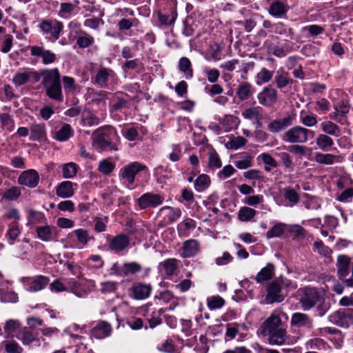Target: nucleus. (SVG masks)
Segmentation results:
<instances>
[{
  "mask_svg": "<svg viewBox=\"0 0 353 353\" xmlns=\"http://www.w3.org/2000/svg\"><path fill=\"white\" fill-rule=\"evenodd\" d=\"M261 334L267 338L270 345H283L289 339L287 325L283 323L279 314L273 312L261 324Z\"/></svg>",
  "mask_w": 353,
  "mask_h": 353,
  "instance_id": "obj_1",
  "label": "nucleus"
},
{
  "mask_svg": "<svg viewBox=\"0 0 353 353\" xmlns=\"http://www.w3.org/2000/svg\"><path fill=\"white\" fill-rule=\"evenodd\" d=\"M40 81L46 94L49 99L57 102L63 101L61 73L58 68L40 70Z\"/></svg>",
  "mask_w": 353,
  "mask_h": 353,
  "instance_id": "obj_2",
  "label": "nucleus"
},
{
  "mask_svg": "<svg viewBox=\"0 0 353 353\" xmlns=\"http://www.w3.org/2000/svg\"><path fill=\"white\" fill-rule=\"evenodd\" d=\"M120 138L112 126L99 128L93 135V145L99 152L119 150Z\"/></svg>",
  "mask_w": 353,
  "mask_h": 353,
  "instance_id": "obj_3",
  "label": "nucleus"
},
{
  "mask_svg": "<svg viewBox=\"0 0 353 353\" xmlns=\"http://www.w3.org/2000/svg\"><path fill=\"white\" fill-rule=\"evenodd\" d=\"M3 218L6 221H10L5 237L9 245H14L22 232V227L20 225V212L15 208H9L6 212Z\"/></svg>",
  "mask_w": 353,
  "mask_h": 353,
  "instance_id": "obj_4",
  "label": "nucleus"
},
{
  "mask_svg": "<svg viewBox=\"0 0 353 353\" xmlns=\"http://www.w3.org/2000/svg\"><path fill=\"white\" fill-rule=\"evenodd\" d=\"M141 173L148 174V168L139 161H134L120 169L119 178L123 184L129 187L134 183Z\"/></svg>",
  "mask_w": 353,
  "mask_h": 353,
  "instance_id": "obj_5",
  "label": "nucleus"
},
{
  "mask_svg": "<svg viewBox=\"0 0 353 353\" xmlns=\"http://www.w3.org/2000/svg\"><path fill=\"white\" fill-rule=\"evenodd\" d=\"M38 28L41 34L50 42H55L63 34L64 25L63 22L57 19H42Z\"/></svg>",
  "mask_w": 353,
  "mask_h": 353,
  "instance_id": "obj_6",
  "label": "nucleus"
},
{
  "mask_svg": "<svg viewBox=\"0 0 353 353\" xmlns=\"http://www.w3.org/2000/svg\"><path fill=\"white\" fill-rule=\"evenodd\" d=\"M115 14L117 17H121L117 23V28L121 32L130 30L141 24L139 19L135 17L134 11L130 8H119Z\"/></svg>",
  "mask_w": 353,
  "mask_h": 353,
  "instance_id": "obj_7",
  "label": "nucleus"
},
{
  "mask_svg": "<svg viewBox=\"0 0 353 353\" xmlns=\"http://www.w3.org/2000/svg\"><path fill=\"white\" fill-rule=\"evenodd\" d=\"M299 302L304 311L313 308L319 301L320 292L315 288L307 286L299 290Z\"/></svg>",
  "mask_w": 353,
  "mask_h": 353,
  "instance_id": "obj_8",
  "label": "nucleus"
},
{
  "mask_svg": "<svg viewBox=\"0 0 353 353\" xmlns=\"http://www.w3.org/2000/svg\"><path fill=\"white\" fill-rule=\"evenodd\" d=\"M68 292H72L79 298H85L97 288L96 282L92 279H84L77 281L72 279L68 282Z\"/></svg>",
  "mask_w": 353,
  "mask_h": 353,
  "instance_id": "obj_9",
  "label": "nucleus"
},
{
  "mask_svg": "<svg viewBox=\"0 0 353 353\" xmlns=\"http://www.w3.org/2000/svg\"><path fill=\"white\" fill-rule=\"evenodd\" d=\"M40 70L24 67L20 68L13 76L12 83L19 87L25 84H35L39 82Z\"/></svg>",
  "mask_w": 353,
  "mask_h": 353,
  "instance_id": "obj_10",
  "label": "nucleus"
},
{
  "mask_svg": "<svg viewBox=\"0 0 353 353\" xmlns=\"http://www.w3.org/2000/svg\"><path fill=\"white\" fill-rule=\"evenodd\" d=\"M314 132L300 125L294 126L288 130L283 140L290 143H305L308 141L309 137H313Z\"/></svg>",
  "mask_w": 353,
  "mask_h": 353,
  "instance_id": "obj_11",
  "label": "nucleus"
},
{
  "mask_svg": "<svg viewBox=\"0 0 353 353\" xmlns=\"http://www.w3.org/2000/svg\"><path fill=\"white\" fill-rule=\"evenodd\" d=\"M164 200L162 194L150 192L142 194L137 199V204L141 210L155 208L161 205Z\"/></svg>",
  "mask_w": 353,
  "mask_h": 353,
  "instance_id": "obj_12",
  "label": "nucleus"
},
{
  "mask_svg": "<svg viewBox=\"0 0 353 353\" xmlns=\"http://www.w3.org/2000/svg\"><path fill=\"white\" fill-rule=\"evenodd\" d=\"M117 77L113 70L109 68L101 67L96 70L94 76L91 77V83L100 88H106L110 79Z\"/></svg>",
  "mask_w": 353,
  "mask_h": 353,
  "instance_id": "obj_13",
  "label": "nucleus"
},
{
  "mask_svg": "<svg viewBox=\"0 0 353 353\" xmlns=\"http://www.w3.org/2000/svg\"><path fill=\"white\" fill-rule=\"evenodd\" d=\"M329 320L339 327H349L353 324V310L336 311L330 315Z\"/></svg>",
  "mask_w": 353,
  "mask_h": 353,
  "instance_id": "obj_14",
  "label": "nucleus"
},
{
  "mask_svg": "<svg viewBox=\"0 0 353 353\" xmlns=\"http://www.w3.org/2000/svg\"><path fill=\"white\" fill-rule=\"evenodd\" d=\"M257 99L261 105L266 107H272L278 100V93L274 88L268 85L264 87L258 94Z\"/></svg>",
  "mask_w": 353,
  "mask_h": 353,
  "instance_id": "obj_15",
  "label": "nucleus"
},
{
  "mask_svg": "<svg viewBox=\"0 0 353 353\" xmlns=\"http://www.w3.org/2000/svg\"><path fill=\"white\" fill-rule=\"evenodd\" d=\"M292 327L301 330H311L313 328V319L310 316L303 312H294L290 319Z\"/></svg>",
  "mask_w": 353,
  "mask_h": 353,
  "instance_id": "obj_16",
  "label": "nucleus"
},
{
  "mask_svg": "<svg viewBox=\"0 0 353 353\" xmlns=\"http://www.w3.org/2000/svg\"><path fill=\"white\" fill-rule=\"evenodd\" d=\"M285 299L280 283L276 281L270 283L267 287L265 301L268 304L281 303Z\"/></svg>",
  "mask_w": 353,
  "mask_h": 353,
  "instance_id": "obj_17",
  "label": "nucleus"
},
{
  "mask_svg": "<svg viewBox=\"0 0 353 353\" xmlns=\"http://www.w3.org/2000/svg\"><path fill=\"white\" fill-rule=\"evenodd\" d=\"M334 111L330 117L336 123L342 125L347 121V115L350 110V104L347 101L341 100L334 105Z\"/></svg>",
  "mask_w": 353,
  "mask_h": 353,
  "instance_id": "obj_18",
  "label": "nucleus"
},
{
  "mask_svg": "<svg viewBox=\"0 0 353 353\" xmlns=\"http://www.w3.org/2000/svg\"><path fill=\"white\" fill-rule=\"evenodd\" d=\"M112 332L110 323L105 321H99L94 323L90 330V336L97 339H103L109 337Z\"/></svg>",
  "mask_w": 353,
  "mask_h": 353,
  "instance_id": "obj_19",
  "label": "nucleus"
},
{
  "mask_svg": "<svg viewBox=\"0 0 353 353\" xmlns=\"http://www.w3.org/2000/svg\"><path fill=\"white\" fill-rule=\"evenodd\" d=\"M288 0H276L269 3L268 14L276 19H283L286 17L289 10Z\"/></svg>",
  "mask_w": 353,
  "mask_h": 353,
  "instance_id": "obj_20",
  "label": "nucleus"
},
{
  "mask_svg": "<svg viewBox=\"0 0 353 353\" xmlns=\"http://www.w3.org/2000/svg\"><path fill=\"white\" fill-rule=\"evenodd\" d=\"M49 281V277L43 275H37L26 278L25 285L28 292H35L43 290L48 285Z\"/></svg>",
  "mask_w": 353,
  "mask_h": 353,
  "instance_id": "obj_21",
  "label": "nucleus"
},
{
  "mask_svg": "<svg viewBox=\"0 0 353 353\" xmlns=\"http://www.w3.org/2000/svg\"><path fill=\"white\" fill-rule=\"evenodd\" d=\"M39 174L34 169L23 171L18 177L17 182L19 185L34 188L37 186L39 182Z\"/></svg>",
  "mask_w": 353,
  "mask_h": 353,
  "instance_id": "obj_22",
  "label": "nucleus"
},
{
  "mask_svg": "<svg viewBox=\"0 0 353 353\" xmlns=\"http://www.w3.org/2000/svg\"><path fill=\"white\" fill-rule=\"evenodd\" d=\"M29 139L32 141L44 142L48 139L47 128L45 123L34 122L30 125Z\"/></svg>",
  "mask_w": 353,
  "mask_h": 353,
  "instance_id": "obj_23",
  "label": "nucleus"
},
{
  "mask_svg": "<svg viewBox=\"0 0 353 353\" xmlns=\"http://www.w3.org/2000/svg\"><path fill=\"white\" fill-rule=\"evenodd\" d=\"M339 189L343 190L338 196L337 200L341 202H349L353 198V182L348 179H341L337 181Z\"/></svg>",
  "mask_w": 353,
  "mask_h": 353,
  "instance_id": "obj_24",
  "label": "nucleus"
},
{
  "mask_svg": "<svg viewBox=\"0 0 353 353\" xmlns=\"http://www.w3.org/2000/svg\"><path fill=\"white\" fill-rule=\"evenodd\" d=\"M242 116L244 119L251 121L252 123L256 125V128L261 127L263 115V109L260 106L245 109L242 112Z\"/></svg>",
  "mask_w": 353,
  "mask_h": 353,
  "instance_id": "obj_25",
  "label": "nucleus"
},
{
  "mask_svg": "<svg viewBox=\"0 0 353 353\" xmlns=\"http://www.w3.org/2000/svg\"><path fill=\"white\" fill-rule=\"evenodd\" d=\"M294 117L288 115L283 118L271 121L268 125V130L272 133H278L292 125Z\"/></svg>",
  "mask_w": 353,
  "mask_h": 353,
  "instance_id": "obj_26",
  "label": "nucleus"
},
{
  "mask_svg": "<svg viewBox=\"0 0 353 353\" xmlns=\"http://www.w3.org/2000/svg\"><path fill=\"white\" fill-rule=\"evenodd\" d=\"M130 244V239L125 234L121 233L114 236L108 243V248L119 252L126 249Z\"/></svg>",
  "mask_w": 353,
  "mask_h": 353,
  "instance_id": "obj_27",
  "label": "nucleus"
},
{
  "mask_svg": "<svg viewBox=\"0 0 353 353\" xmlns=\"http://www.w3.org/2000/svg\"><path fill=\"white\" fill-rule=\"evenodd\" d=\"M74 235L77 239V242L74 247L79 249H81L87 246L88 242L92 239L89 235L88 231L83 228L73 230L72 232L69 233L68 238L72 239Z\"/></svg>",
  "mask_w": 353,
  "mask_h": 353,
  "instance_id": "obj_28",
  "label": "nucleus"
},
{
  "mask_svg": "<svg viewBox=\"0 0 353 353\" xmlns=\"http://www.w3.org/2000/svg\"><path fill=\"white\" fill-rule=\"evenodd\" d=\"M165 214L163 221L165 224L172 223L176 221L181 216V210L179 208H174L171 206L162 207L159 214Z\"/></svg>",
  "mask_w": 353,
  "mask_h": 353,
  "instance_id": "obj_29",
  "label": "nucleus"
},
{
  "mask_svg": "<svg viewBox=\"0 0 353 353\" xmlns=\"http://www.w3.org/2000/svg\"><path fill=\"white\" fill-rule=\"evenodd\" d=\"M275 274V266L272 263H268L265 267L255 276V281L260 284H263L265 282L269 281L274 276Z\"/></svg>",
  "mask_w": 353,
  "mask_h": 353,
  "instance_id": "obj_30",
  "label": "nucleus"
},
{
  "mask_svg": "<svg viewBox=\"0 0 353 353\" xmlns=\"http://www.w3.org/2000/svg\"><path fill=\"white\" fill-rule=\"evenodd\" d=\"M74 183L70 181H64L59 183L55 188L57 196L62 199L72 197L74 194Z\"/></svg>",
  "mask_w": 353,
  "mask_h": 353,
  "instance_id": "obj_31",
  "label": "nucleus"
},
{
  "mask_svg": "<svg viewBox=\"0 0 353 353\" xmlns=\"http://www.w3.org/2000/svg\"><path fill=\"white\" fill-rule=\"evenodd\" d=\"M300 190L301 188L299 185H296L294 188L288 187L283 189V197L285 201L289 203V206L293 207L299 203L301 199Z\"/></svg>",
  "mask_w": 353,
  "mask_h": 353,
  "instance_id": "obj_32",
  "label": "nucleus"
},
{
  "mask_svg": "<svg viewBox=\"0 0 353 353\" xmlns=\"http://www.w3.org/2000/svg\"><path fill=\"white\" fill-rule=\"evenodd\" d=\"M200 250V245L196 239H189L183 242L182 247V256L190 258L197 254Z\"/></svg>",
  "mask_w": 353,
  "mask_h": 353,
  "instance_id": "obj_33",
  "label": "nucleus"
},
{
  "mask_svg": "<svg viewBox=\"0 0 353 353\" xmlns=\"http://www.w3.org/2000/svg\"><path fill=\"white\" fill-rule=\"evenodd\" d=\"M254 92V88L250 83L243 81L236 88V95L241 101H243L252 97Z\"/></svg>",
  "mask_w": 353,
  "mask_h": 353,
  "instance_id": "obj_34",
  "label": "nucleus"
},
{
  "mask_svg": "<svg viewBox=\"0 0 353 353\" xmlns=\"http://www.w3.org/2000/svg\"><path fill=\"white\" fill-rule=\"evenodd\" d=\"M151 291L150 284L139 283L132 287V296L137 300H143L150 295Z\"/></svg>",
  "mask_w": 353,
  "mask_h": 353,
  "instance_id": "obj_35",
  "label": "nucleus"
},
{
  "mask_svg": "<svg viewBox=\"0 0 353 353\" xmlns=\"http://www.w3.org/2000/svg\"><path fill=\"white\" fill-rule=\"evenodd\" d=\"M350 258L345 255H339L337 257L336 268L339 278L342 280L349 274Z\"/></svg>",
  "mask_w": 353,
  "mask_h": 353,
  "instance_id": "obj_36",
  "label": "nucleus"
},
{
  "mask_svg": "<svg viewBox=\"0 0 353 353\" xmlns=\"http://www.w3.org/2000/svg\"><path fill=\"white\" fill-rule=\"evenodd\" d=\"M76 34H79L76 37V45L79 48H87L94 43L95 39L94 37L88 34L83 30L77 31Z\"/></svg>",
  "mask_w": 353,
  "mask_h": 353,
  "instance_id": "obj_37",
  "label": "nucleus"
},
{
  "mask_svg": "<svg viewBox=\"0 0 353 353\" xmlns=\"http://www.w3.org/2000/svg\"><path fill=\"white\" fill-rule=\"evenodd\" d=\"M222 50L223 47L219 43H211L206 50L205 59L209 61H218L221 60L222 59Z\"/></svg>",
  "mask_w": 353,
  "mask_h": 353,
  "instance_id": "obj_38",
  "label": "nucleus"
},
{
  "mask_svg": "<svg viewBox=\"0 0 353 353\" xmlns=\"http://www.w3.org/2000/svg\"><path fill=\"white\" fill-rule=\"evenodd\" d=\"M21 329V325L18 320L10 319L6 322L3 327L4 332L7 337L13 338L19 336Z\"/></svg>",
  "mask_w": 353,
  "mask_h": 353,
  "instance_id": "obj_39",
  "label": "nucleus"
},
{
  "mask_svg": "<svg viewBox=\"0 0 353 353\" xmlns=\"http://www.w3.org/2000/svg\"><path fill=\"white\" fill-rule=\"evenodd\" d=\"M272 32L284 36L287 41L292 40L294 36L293 29L283 22L275 23L274 29L272 30Z\"/></svg>",
  "mask_w": 353,
  "mask_h": 353,
  "instance_id": "obj_40",
  "label": "nucleus"
},
{
  "mask_svg": "<svg viewBox=\"0 0 353 353\" xmlns=\"http://www.w3.org/2000/svg\"><path fill=\"white\" fill-rule=\"evenodd\" d=\"M239 123V119L231 114L225 115L224 118L220 121V124L225 132L236 129Z\"/></svg>",
  "mask_w": 353,
  "mask_h": 353,
  "instance_id": "obj_41",
  "label": "nucleus"
},
{
  "mask_svg": "<svg viewBox=\"0 0 353 353\" xmlns=\"http://www.w3.org/2000/svg\"><path fill=\"white\" fill-rule=\"evenodd\" d=\"M74 131L71 125L68 123H64L59 129L54 137V139L58 141L63 142L68 141L73 136Z\"/></svg>",
  "mask_w": 353,
  "mask_h": 353,
  "instance_id": "obj_42",
  "label": "nucleus"
},
{
  "mask_svg": "<svg viewBox=\"0 0 353 353\" xmlns=\"http://www.w3.org/2000/svg\"><path fill=\"white\" fill-rule=\"evenodd\" d=\"M178 68L181 72L183 73V76L186 79H190L193 77L192 63L188 57H183L180 58Z\"/></svg>",
  "mask_w": 353,
  "mask_h": 353,
  "instance_id": "obj_43",
  "label": "nucleus"
},
{
  "mask_svg": "<svg viewBox=\"0 0 353 353\" xmlns=\"http://www.w3.org/2000/svg\"><path fill=\"white\" fill-rule=\"evenodd\" d=\"M177 16L178 14L176 8H173L170 14H163L161 12L157 13V18L160 26H170L174 25Z\"/></svg>",
  "mask_w": 353,
  "mask_h": 353,
  "instance_id": "obj_44",
  "label": "nucleus"
},
{
  "mask_svg": "<svg viewBox=\"0 0 353 353\" xmlns=\"http://www.w3.org/2000/svg\"><path fill=\"white\" fill-rule=\"evenodd\" d=\"M0 128L9 132H12L15 128V121L13 117L8 113H0Z\"/></svg>",
  "mask_w": 353,
  "mask_h": 353,
  "instance_id": "obj_45",
  "label": "nucleus"
},
{
  "mask_svg": "<svg viewBox=\"0 0 353 353\" xmlns=\"http://www.w3.org/2000/svg\"><path fill=\"white\" fill-rule=\"evenodd\" d=\"M314 160L316 162L324 165H332L334 163H339L341 161L339 157L330 154V153H321L316 152L314 155Z\"/></svg>",
  "mask_w": 353,
  "mask_h": 353,
  "instance_id": "obj_46",
  "label": "nucleus"
},
{
  "mask_svg": "<svg viewBox=\"0 0 353 353\" xmlns=\"http://www.w3.org/2000/svg\"><path fill=\"white\" fill-rule=\"evenodd\" d=\"M274 81L276 88L281 90L285 89L288 85H292L294 83V80L289 77V74L284 71L281 73L277 72L274 77Z\"/></svg>",
  "mask_w": 353,
  "mask_h": 353,
  "instance_id": "obj_47",
  "label": "nucleus"
},
{
  "mask_svg": "<svg viewBox=\"0 0 353 353\" xmlns=\"http://www.w3.org/2000/svg\"><path fill=\"white\" fill-rule=\"evenodd\" d=\"M321 128L324 134L334 137L341 135V129L339 125L331 121H325L321 123Z\"/></svg>",
  "mask_w": 353,
  "mask_h": 353,
  "instance_id": "obj_48",
  "label": "nucleus"
},
{
  "mask_svg": "<svg viewBox=\"0 0 353 353\" xmlns=\"http://www.w3.org/2000/svg\"><path fill=\"white\" fill-rule=\"evenodd\" d=\"M257 212L256 210L250 207H241L238 212V219L242 222H249L254 220L256 215Z\"/></svg>",
  "mask_w": 353,
  "mask_h": 353,
  "instance_id": "obj_49",
  "label": "nucleus"
},
{
  "mask_svg": "<svg viewBox=\"0 0 353 353\" xmlns=\"http://www.w3.org/2000/svg\"><path fill=\"white\" fill-rule=\"evenodd\" d=\"M27 221L30 225H37L44 223L46 216L43 212L30 209L28 211Z\"/></svg>",
  "mask_w": 353,
  "mask_h": 353,
  "instance_id": "obj_50",
  "label": "nucleus"
},
{
  "mask_svg": "<svg viewBox=\"0 0 353 353\" xmlns=\"http://www.w3.org/2000/svg\"><path fill=\"white\" fill-rule=\"evenodd\" d=\"M210 183L211 180L208 175L200 174L194 181V188L199 192H203L210 186Z\"/></svg>",
  "mask_w": 353,
  "mask_h": 353,
  "instance_id": "obj_51",
  "label": "nucleus"
},
{
  "mask_svg": "<svg viewBox=\"0 0 353 353\" xmlns=\"http://www.w3.org/2000/svg\"><path fill=\"white\" fill-rule=\"evenodd\" d=\"M142 128V125L139 124H137L136 126L125 127L121 130V134L128 141H134L137 139L138 131Z\"/></svg>",
  "mask_w": 353,
  "mask_h": 353,
  "instance_id": "obj_52",
  "label": "nucleus"
},
{
  "mask_svg": "<svg viewBox=\"0 0 353 353\" xmlns=\"http://www.w3.org/2000/svg\"><path fill=\"white\" fill-rule=\"evenodd\" d=\"M81 123L84 126H93L99 123V119L91 111L84 110L81 114Z\"/></svg>",
  "mask_w": 353,
  "mask_h": 353,
  "instance_id": "obj_53",
  "label": "nucleus"
},
{
  "mask_svg": "<svg viewBox=\"0 0 353 353\" xmlns=\"http://www.w3.org/2000/svg\"><path fill=\"white\" fill-rule=\"evenodd\" d=\"M316 144L321 150L325 151L333 146L334 141L329 135L320 134L316 139Z\"/></svg>",
  "mask_w": 353,
  "mask_h": 353,
  "instance_id": "obj_54",
  "label": "nucleus"
},
{
  "mask_svg": "<svg viewBox=\"0 0 353 353\" xmlns=\"http://www.w3.org/2000/svg\"><path fill=\"white\" fill-rule=\"evenodd\" d=\"M17 338L21 341L23 344L25 345H28L35 341H39L37 336L27 327H25L21 332H20Z\"/></svg>",
  "mask_w": 353,
  "mask_h": 353,
  "instance_id": "obj_55",
  "label": "nucleus"
},
{
  "mask_svg": "<svg viewBox=\"0 0 353 353\" xmlns=\"http://www.w3.org/2000/svg\"><path fill=\"white\" fill-rule=\"evenodd\" d=\"M142 267L137 262H128L123 264V277L134 275L141 272Z\"/></svg>",
  "mask_w": 353,
  "mask_h": 353,
  "instance_id": "obj_56",
  "label": "nucleus"
},
{
  "mask_svg": "<svg viewBox=\"0 0 353 353\" xmlns=\"http://www.w3.org/2000/svg\"><path fill=\"white\" fill-rule=\"evenodd\" d=\"M78 168V165L73 162L63 164L61 168L63 177L64 179H72L74 177L77 173Z\"/></svg>",
  "mask_w": 353,
  "mask_h": 353,
  "instance_id": "obj_57",
  "label": "nucleus"
},
{
  "mask_svg": "<svg viewBox=\"0 0 353 353\" xmlns=\"http://www.w3.org/2000/svg\"><path fill=\"white\" fill-rule=\"evenodd\" d=\"M254 157L250 155L242 156L233 161L234 166L239 170H245L252 166Z\"/></svg>",
  "mask_w": 353,
  "mask_h": 353,
  "instance_id": "obj_58",
  "label": "nucleus"
},
{
  "mask_svg": "<svg viewBox=\"0 0 353 353\" xmlns=\"http://www.w3.org/2000/svg\"><path fill=\"white\" fill-rule=\"evenodd\" d=\"M285 229L286 225L285 223H276L266 232V237L268 239L281 237L284 234Z\"/></svg>",
  "mask_w": 353,
  "mask_h": 353,
  "instance_id": "obj_59",
  "label": "nucleus"
},
{
  "mask_svg": "<svg viewBox=\"0 0 353 353\" xmlns=\"http://www.w3.org/2000/svg\"><path fill=\"white\" fill-rule=\"evenodd\" d=\"M273 77V71H270L265 68H262L256 75V84L261 85L267 83L272 79Z\"/></svg>",
  "mask_w": 353,
  "mask_h": 353,
  "instance_id": "obj_60",
  "label": "nucleus"
},
{
  "mask_svg": "<svg viewBox=\"0 0 353 353\" xmlns=\"http://www.w3.org/2000/svg\"><path fill=\"white\" fill-rule=\"evenodd\" d=\"M177 260L176 259H168L160 263L165 274L168 276L172 275L177 268Z\"/></svg>",
  "mask_w": 353,
  "mask_h": 353,
  "instance_id": "obj_61",
  "label": "nucleus"
},
{
  "mask_svg": "<svg viewBox=\"0 0 353 353\" xmlns=\"http://www.w3.org/2000/svg\"><path fill=\"white\" fill-rule=\"evenodd\" d=\"M74 10V6L72 3H61L58 16L61 19H68L71 17Z\"/></svg>",
  "mask_w": 353,
  "mask_h": 353,
  "instance_id": "obj_62",
  "label": "nucleus"
},
{
  "mask_svg": "<svg viewBox=\"0 0 353 353\" xmlns=\"http://www.w3.org/2000/svg\"><path fill=\"white\" fill-rule=\"evenodd\" d=\"M222 163L221 158L214 150L208 152V167L212 170L221 168Z\"/></svg>",
  "mask_w": 353,
  "mask_h": 353,
  "instance_id": "obj_63",
  "label": "nucleus"
},
{
  "mask_svg": "<svg viewBox=\"0 0 353 353\" xmlns=\"http://www.w3.org/2000/svg\"><path fill=\"white\" fill-rule=\"evenodd\" d=\"M6 353H23V347L14 340L3 342Z\"/></svg>",
  "mask_w": 353,
  "mask_h": 353,
  "instance_id": "obj_64",
  "label": "nucleus"
}]
</instances>
